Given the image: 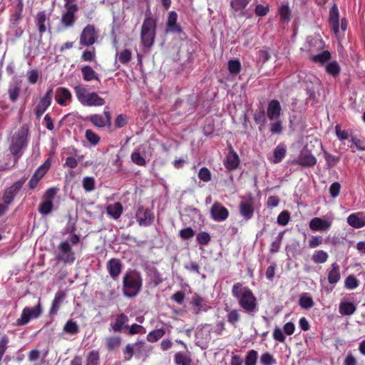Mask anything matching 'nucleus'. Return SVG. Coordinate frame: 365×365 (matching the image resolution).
<instances>
[{"mask_svg": "<svg viewBox=\"0 0 365 365\" xmlns=\"http://www.w3.org/2000/svg\"><path fill=\"white\" fill-rule=\"evenodd\" d=\"M21 91L20 85L18 82L9 86L8 89L9 97L11 102L14 103L17 101Z\"/></svg>", "mask_w": 365, "mask_h": 365, "instance_id": "39", "label": "nucleus"}, {"mask_svg": "<svg viewBox=\"0 0 365 365\" xmlns=\"http://www.w3.org/2000/svg\"><path fill=\"white\" fill-rule=\"evenodd\" d=\"M115 127L121 128L128 123V117L125 114H119L115 120Z\"/></svg>", "mask_w": 365, "mask_h": 365, "instance_id": "59", "label": "nucleus"}, {"mask_svg": "<svg viewBox=\"0 0 365 365\" xmlns=\"http://www.w3.org/2000/svg\"><path fill=\"white\" fill-rule=\"evenodd\" d=\"M85 135L87 140L93 145H96L100 141V137L92 130H87Z\"/></svg>", "mask_w": 365, "mask_h": 365, "instance_id": "57", "label": "nucleus"}, {"mask_svg": "<svg viewBox=\"0 0 365 365\" xmlns=\"http://www.w3.org/2000/svg\"><path fill=\"white\" fill-rule=\"evenodd\" d=\"M128 316L122 313L116 316L115 322L110 324V327L114 332H120L123 328H128Z\"/></svg>", "mask_w": 365, "mask_h": 365, "instance_id": "24", "label": "nucleus"}, {"mask_svg": "<svg viewBox=\"0 0 365 365\" xmlns=\"http://www.w3.org/2000/svg\"><path fill=\"white\" fill-rule=\"evenodd\" d=\"M66 298V294L63 291H58L56 293L52 304L49 310V315L54 316L57 314L63 300Z\"/></svg>", "mask_w": 365, "mask_h": 365, "instance_id": "23", "label": "nucleus"}, {"mask_svg": "<svg viewBox=\"0 0 365 365\" xmlns=\"http://www.w3.org/2000/svg\"><path fill=\"white\" fill-rule=\"evenodd\" d=\"M83 187L86 192H91L95 188V180L93 177H86L83 180Z\"/></svg>", "mask_w": 365, "mask_h": 365, "instance_id": "60", "label": "nucleus"}, {"mask_svg": "<svg viewBox=\"0 0 365 365\" xmlns=\"http://www.w3.org/2000/svg\"><path fill=\"white\" fill-rule=\"evenodd\" d=\"M96 49L95 48H92L91 49L85 50L81 56V58L83 61L86 62H93L96 60Z\"/></svg>", "mask_w": 365, "mask_h": 365, "instance_id": "49", "label": "nucleus"}, {"mask_svg": "<svg viewBox=\"0 0 365 365\" xmlns=\"http://www.w3.org/2000/svg\"><path fill=\"white\" fill-rule=\"evenodd\" d=\"M329 255L328 254L322 250H318L314 251L312 256V260L315 264H324L325 263L328 259Z\"/></svg>", "mask_w": 365, "mask_h": 365, "instance_id": "36", "label": "nucleus"}, {"mask_svg": "<svg viewBox=\"0 0 365 365\" xmlns=\"http://www.w3.org/2000/svg\"><path fill=\"white\" fill-rule=\"evenodd\" d=\"M123 212V207L119 202L106 206V212L114 220H118Z\"/></svg>", "mask_w": 365, "mask_h": 365, "instance_id": "25", "label": "nucleus"}, {"mask_svg": "<svg viewBox=\"0 0 365 365\" xmlns=\"http://www.w3.org/2000/svg\"><path fill=\"white\" fill-rule=\"evenodd\" d=\"M195 231L194 230L190 227H186L182 229L179 232V236L184 240H190L192 238L195 236Z\"/></svg>", "mask_w": 365, "mask_h": 365, "instance_id": "58", "label": "nucleus"}, {"mask_svg": "<svg viewBox=\"0 0 365 365\" xmlns=\"http://www.w3.org/2000/svg\"><path fill=\"white\" fill-rule=\"evenodd\" d=\"M331 225L332 221L331 220L322 219L318 217L312 218L309 223L310 230L314 232H327L330 230Z\"/></svg>", "mask_w": 365, "mask_h": 365, "instance_id": "15", "label": "nucleus"}, {"mask_svg": "<svg viewBox=\"0 0 365 365\" xmlns=\"http://www.w3.org/2000/svg\"><path fill=\"white\" fill-rule=\"evenodd\" d=\"M53 96V88H49L46 94L40 99L35 109L36 118L39 119L46 109L51 106Z\"/></svg>", "mask_w": 365, "mask_h": 365, "instance_id": "13", "label": "nucleus"}, {"mask_svg": "<svg viewBox=\"0 0 365 365\" xmlns=\"http://www.w3.org/2000/svg\"><path fill=\"white\" fill-rule=\"evenodd\" d=\"M148 274L151 277L150 281L149 282L150 284H152L153 287H157L162 283L163 279L156 268L153 267L149 269Z\"/></svg>", "mask_w": 365, "mask_h": 365, "instance_id": "35", "label": "nucleus"}, {"mask_svg": "<svg viewBox=\"0 0 365 365\" xmlns=\"http://www.w3.org/2000/svg\"><path fill=\"white\" fill-rule=\"evenodd\" d=\"M71 98L72 94L68 88L60 87L56 89L55 99L58 105L66 106L68 105L67 102L71 101Z\"/></svg>", "mask_w": 365, "mask_h": 365, "instance_id": "20", "label": "nucleus"}, {"mask_svg": "<svg viewBox=\"0 0 365 365\" xmlns=\"http://www.w3.org/2000/svg\"><path fill=\"white\" fill-rule=\"evenodd\" d=\"M26 178H22L21 180H17L14 182L10 187L6 188L4 192V195L2 197V200L4 203L3 205L9 206L11 204L14 200L15 196L18 194V192L22 188L24 184L25 183Z\"/></svg>", "mask_w": 365, "mask_h": 365, "instance_id": "9", "label": "nucleus"}, {"mask_svg": "<svg viewBox=\"0 0 365 365\" xmlns=\"http://www.w3.org/2000/svg\"><path fill=\"white\" fill-rule=\"evenodd\" d=\"M278 14L282 21L289 23L291 21V9L287 4L282 5L278 10Z\"/></svg>", "mask_w": 365, "mask_h": 365, "instance_id": "40", "label": "nucleus"}, {"mask_svg": "<svg viewBox=\"0 0 365 365\" xmlns=\"http://www.w3.org/2000/svg\"><path fill=\"white\" fill-rule=\"evenodd\" d=\"M51 165L50 160L48 159L44 162L43 165L39 166L37 170L34 173L33 176L38 179L39 181L45 175V174L47 173L48 170L49 169Z\"/></svg>", "mask_w": 365, "mask_h": 365, "instance_id": "42", "label": "nucleus"}, {"mask_svg": "<svg viewBox=\"0 0 365 365\" xmlns=\"http://www.w3.org/2000/svg\"><path fill=\"white\" fill-rule=\"evenodd\" d=\"M254 120L257 124L264 125L266 123V116L264 110H256L254 113Z\"/></svg>", "mask_w": 365, "mask_h": 365, "instance_id": "61", "label": "nucleus"}, {"mask_svg": "<svg viewBox=\"0 0 365 365\" xmlns=\"http://www.w3.org/2000/svg\"><path fill=\"white\" fill-rule=\"evenodd\" d=\"M106 269L113 279H117L122 270V262L119 259L112 258L108 261Z\"/></svg>", "mask_w": 365, "mask_h": 365, "instance_id": "18", "label": "nucleus"}, {"mask_svg": "<svg viewBox=\"0 0 365 365\" xmlns=\"http://www.w3.org/2000/svg\"><path fill=\"white\" fill-rule=\"evenodd\" d=\"M178 14L175 11H172L169 13L167 23L166 31L170 33L180 34L182 32L181 26L177 23Z\"/></svg>", "mask_w": 365, "mask_h": 365, "instance_id": "19", "label": "nucleus"}, {"mask_svg": "<svg viewBox=\"0 0 365 365\" xmlns=\"http://www.w3.org/2000/svg\"><path fill=\"white\" fill-rule=\"evenodd\" d=\"M116 56L118 57V61L122 64H128L131 60L132 53L130 50L125 48L120 52L117 53Z\"/></svg>", "mask_w": 365, "mask_h": 365, "instance_id": "46", "label": "nucleus"}, {"mask_svg": "<svg viewBox=\"0 0 365 365\" xmlns=\"http://www.w3.org/2000/svg\"><path fill=\"white\" fill-rule=\"evenodd\" d=\"M361 213H353L347 217V223L354 228L359 229L365 226V217H360Z\"/></svg>", "mask_w": 365, "mask_h": 365, "instance_id": "27", "label": "nucleus"}, {"mask_svg": "<svg viewBox=\"0 0 365 365\" xmlns=\"http://www.w3.org/2000/svg\"><path fill=\"white\" fill-rule=\"evenodd\" d=\"M281 105L277 100H272L267 106V115L270 120H273L279 117L281 114Z\"/></svg>", "mask_w": 365, "mask_h": 365, "instance_id": "22", "label": "nucleus"}, {"mask_svg": "<svg viewBox=\"0 0 365 365\" xmlns=\"http://www.w3.org/2000/svg\"><path fill=\"white\" fill-rule=\"evenodd\" d=\"M98 39V34L96 28L92 24L86 26L80 35V45L83 46H91L93 45Z\"/></svg>", "mask_w": 365, "mask_h": 365, "instance_id": "10", "label": "nucleus"}, {"mask_svg": "<svg viewBox=\"0 0 365 365\" xmlns=\"http://www.w3.org/2000/svg\"><path fill=\"white\" fill-rule=\"evenodd\" d=\"M43 309L41 304V299H38L37 305L34 307H26L24 308L21 317L16 320V325L24 326L27 324L31 319H36L42 314Z\"/></svg>", "mask_w": 365, "mask_h": 365, "instance_id": "7", "label": "nucleus"}, {"mask_svg": "<svg viewBox=\"0 0 365 365\" xmlns=\"http://www.w3.org/2000/svg\"><path fill=\"white\" fill-rule=\"evenodd\" d=\"M326 71L333 77H337L341 72V67L336 61L329 62L326 65Z\"/></svg>", "mask_w": 365, "mask_h": 365, "instance_id": "38", "label": "nucleus"}, {"mask_svg": "<svg viewBox=\"0 0 365 365\" xmlns=\"http://www.w3.org/2000/svg\"><path fill=\"white\" fill-rule=\"evenodd\" d=\"M73 89L78 101L83 106H102L106 103L97 93L88 92L82 85L76 86Z\"/></svg>", "mask_w": 365, "mask_h": 365, "instance_id": "4", "label": "nucleus"}, {"mask_svg": "<svg viewBox=\"0 0 365 365\" xmlns=\"http://www.w3.org/2000/svg\"><path fill=\"white\" fill-rule=\"evenodd\" d=\"M165 330L163 328L154 329L147 334L146 339L149 342H156L160 339H161L165 335Z\"/></svg>", "mask_w": 365, "mask_h": 365, "instance_id": "37", "label": "nucleus"}, {"mask_svg": "<svg viewBox=\"0 0 365 365\" xmlns=\"http://www.w3.org/2000/svg\"><path fill=\"white\" fill-rule=\"evenodd\" d=\"M324 155L329 168H333L339 162L340 158L338 156L331 155L327 152H324Z\"/></svg>", "mask_w": 365, "mask_h": 365, "instance_id": "55", "label": "nucleus"}, {"mask_svg": "<svg viewBox=\"0 0 365 365\" xmlns=\"http://www.w3.org/2000/svg\"><path fill=\"white\" fill-rule=\"evenodd\" d=\"M29 130V126L24 124L12 137L9 150L13 155H17L22 150L27 147Z\"/></svg>", "mask_w": 365, "mask_h": 365, "instance_id": "5", "label": "nucleus"}, {"mask_svg": "<svg viewBox=\"0 0 365 365\" xmlns=\"http://www.w3.org/2000/svg\"><path fill=\"white\" fill-rule=\"evenodd\" d=\"M210 214L215 221L221 222L228 217L229 211L220 202H215L211 207Z\"/></svg>", "mask_w": 365, "mask_h": 365, "instance_id": "17", "label": "nucleus"}, {"mask_svg": "<svg viewBox=\"0 0 365 365\" xmlns=\"http://www.w3.org/2000/svg\"><path fill=\"white\" fill-rule=\"evenodd\" d=\"M121 338L118 336H110L106 339V349L108 351H113L120 346Z\"/></svg>", "mask_w": 365, "mask_h": 365, "instance_id": "34", "label": "nucleus"}, {"mask_svg": "<svg viewBox=\"0 0 365 365\" xmlns=\"http://www.w3.org/2000/svg\"><path fill=\"white\" fill-rule=\"evenodd\" d=\"M356 309L353 302H341L339 307V312L341 315L349 316L353 314Z\"/></svg>", "mask_w": 365, "mask_h": 365, "instance_id": "30", "label": "nucleus"}, {"mask_svg": "<svg viewBox=\"0 0 365 365\" xmlns=\"http://www.w3.org/2000/svg\"><path fill=\"white\" fill-rule=\"evenodd\" d=\"M64 8L65 11L61 14L60 26L58 30H64L73 27L77 20L78 6H64Z\"/></svg>", "mask_w": 365, "mask_h": 365, "instance_id": "6", "label": "nucleus"}, {"mask_svg": "<svg viewBox=\"0 0 365 365\" xmlns=\"http://www.w3.org/2000/svg\"><path fill=\"white\" fill-rule=\"evenodd\" d=\"M196 240L200 245H207L210 243L211 237L208 232L201 231L197 235Z\"/></svg>", "mask_w": 365, "mask_h": 365, "instance_id": "53", "label": "nucleus"}, {"mask_svg": "<svg viewBox=\"0 0 365 365\" xmlns=\"http://www.w3.org/2000/svg\"><path fill=\"white\" fill-rule=\"evenodd\" d=\"M299 304L302 308L307 309L314 307V302L311 297L304 294L299 297Z\"/></svg>", "mask_w": 365, "mask_h": 365, "instance_id": "45", "label": "nucleus"}, {"mask_svg": "<svg viewBox=\"0 0 365 365\" xmlns=\"http://www.w3.org/2000/svg\"><path fill=\"white\" fill-rule=\"evenodd\" d=\"M331 58V53L329 51H324L320 53L314 55L311 59L314 63H324Z\"/></svg>", "mask_w": 365, "mask_h": 365, "instance_id": "43", "label": "nucleus"}, {"mask_svg": "<svg viewBox=\"0 0 365 365\" xmlns=\"http://www.w3.org/2000/svg\"><path fill=\"white\" fill-rule=\"evenodd\" d=\"M99 352L97 350L91 351L86 359V365H98L99 362Z\"/></svg>", "mask_w": 365, "mask_h": 365, "instance_id": "52", "label": "nucleus"}, {"mask_svg": "<svg viewBox=\"0 0 365 365\" xmlns=\"http://www.w3.org/2000/svg\"><path fill=\"white\" fill-rule=\"evenodd\" d=\"M104 117L99 114H93L87 117V120L91 121L92 124L98 128H103L111 126V114L108 107H106L103 110Z\"/></svg>", "mask_w": 365, "mask_h": 365, "instance_id": "11", "label": "nucleus"}, {"mask_svg": "<svg viewBox=\"0 0 365 365\" xmlns=\"http://www.w3.org/2000/svg\"><path fill=\"white\" fill-rule=\"evenodd\" d=\"M241 63L238 59H233L228 61V70L230 73L237 75L241 71Z\"/></svg>", "mask_w": 365, "mask_h": 365, "instance_id": "47", "label": "nucleus"}, {"mask_svg": "<svg viewBox=\"0 0 365 365\" xmlns=\"http://www.w3.org/2000/svg\"><path fill=\"white\" fill-rule=\"evenodd\" d=\"M346 288L349 289H354L359 286V281L354 275H349L344 282Z\"/></svg>", "mask_w": 365, "mask_h": 365, "instance_id": "56", "label": "nucleus"}, {"mask_svg": "<svg viewBox=\"0 0 365 365\" xmlns=\"http://www.w3.org/2000/svg\"><path fill=\"white\" fill-rule=\"evenodd\" d=\"M294 163L302 167L311 168L316 165L317 159L311 153H302L299 158L294 161Z\"/></svg>", "mask_w": 365, "mask_h": 365, "instance_id": "21", "label": "nucleus"}, {"mask_svg": "<svg viewBox=\"0 0 365 365\" xmlns=\"http://www.w3.org/2000/svg\"><path fill=\"white\" fill-rule=\"evenodd\" d=\"M58 249L59 253L56 257L58 261L62 262L64 264H71L75 261V253L68 241L61 242Z\"/></svg>", "mask_w": 365, "mask_h": 365, "instance_id": "8", "label": "nucleus"}, {"mask_svg": "<svg viewBox=\"0 0 365 365\" xmlns=\"http://www.w3.org/2000/svg\"><path fill=\"white\" fill-rule=\"evenodd\" d=\"M132 161L140 166H143L146 164L145 158L140 155L139 152H133L131 154Z\"/></svg>", "mask_w": 365, "mask_h": 365, "instance_id": "64", "label": "nucleus"}, {"mask_svg": "<svg viewBox=\"0 0 365 365\" xmlns=\"http://www.w3.org/2000/svg\"><path fill=\"white\" fill-rule=\"evenodd\" d=\"M143 277L136 269H129L122 278V292L125 297L134 298L139 294L143 287Z\"/></svg>", "mask_w": 365, "mask_h": 365, "instance_id": "2", "label": "nucleus"}, {"mask_svg": "<svg viewBox=\"0 0 365 365\" xmlns=\"http://www.w3.org/2000/svg\"><path fill=\"white\" fill-rule=\"evenodd\" d=\"M135 218L140 226L148 227L152 224L154 215L150 210L140 206L136 210Z\"/></svg>", "mask_w": 365, "mask_h": 365, "instance_id": "14", "label": "nucleus"}, {"mask_svg": "<svg viewBox=\"0 0 365 365\" xmlns=\"http://www.w3.org/2000/svg\"><path fill=\"white\" fill-rule=\"evenodd\" d=\"M53 207V203L51 200H45L42 202L38 207V212L42 215L49 214Z\"/></svg>", "mask_w": 365, "mask_h": 365, "instance_id": "50", "label": "nucleus"}, {"mask_svg": "<svg viewBox=\"0 0 365 365\" xmlns=\"http://www.w3.org/2000/svg\"><path fill=\"white\" fill-rule=\"evenodd\" d=\"M260 362L262 365H274L276 364V360L272 354L266 352L261 356Z\"/></svg>", "mask_w": 365, "mask_h": 365, "instance_id": "62", "label": "nucleus"}, {"mask_svg": "<svg viewBox=\"0 0 365 365\" xmlns=\"http://www.w3.org/2000/svg\"><path fill=\"white\" fill-rule=\"evenodd\" d=\"M35 24L38 29L40 36V40L42 38L43 34L47 30V25L48 26V31H51V26L49 24V18L47 16L45 11H39L37 13L35 17Z\"/></svg>", "mask_w": 365, "mask_h": 365, "instance_id": "16", "label": "nucleus"}, {"mask_svg": "<svg viewBox=\"0 0 365 365\" xmlns=\"http://www.w3.org/2000/svg\"><path fill=\"white\" fill-rule=\"evenodd\" d=\"M240 163V159L238 155L233 150H232L227 155L226 163L225 164L226 168L232 170L236 169Z\"/></svg>", "mask_w": 365, "mask_h": 365, "instance_id": "28", "label": "nucleus"}, {"mask_svg": "<svg viewBox=\"0 0 365 365\" xmlns=\"http://www.w3.org/2000/svg\"><path fill=\"white\" fill-rule=\"evenodd\" d=\"M232 295L243 311L250 316H254L258 311V302L253 292L248 287L237 282L232 287Z\"/></svg>", "mask_w": 365, "mask_h": 365, "instance_id": "1", "label": "nucleus"}, {"mask_svg": "<svg viewBox=\"0 0 365 365\" xmlns=\"http://www.w3.org/2000/svg\"><path fill=\"white\" fill-rule=\"evenodd\" d=\"M240 213L246 220L253 217L254 207L251 201H242L240 204Z\"/></svg>", "mask_w": 365, "mask_h": 365, "instance_id": "26", "label": "nucleus"}, {"mask_svg": "<svg viewBox=\"0 0 365 365\" xmlns=\"http://www.w3.org/2000/svg\"><path fill=\"white\" fill-rule=\"evenodd\" d=\"M24 4L22 0H16L10 9L9 21L12 26H16L23 19Z\"/></svg>", "mask_w": 365, "mask_h": 365, "instance_id": "12", "label": "nucleus"}, {"mask_svg": "<svg viewBox=\"0 0 365 365\" xmlns=\"http://www.w3.org/2000/svg\"><path fill=\"white\" fill-rule=\"evenodd\" d=\"M81 73L83 78L86 81H91L93 80L99 81L98 75L90 66H83L81 68Z\"/></svg>", "mask_w": 365, "mask_h": 365, "instance_id": "29", "label": "nucleus"}, {"mask_svg": "<svg viewBox=\"0 0 365 365\" xmlns=\"http://www.w3.org/2000/svg\"><path fill=\"white\" fill-rule=\"evenodd\" d=\"M198 178L204 182H207L211 180V173L206 167H202L200 169L198 173Z\"/></svg>", "mask_w": 365, "mask_h": 365, "instance_id": "54", "label": "nucleus"}, {"mask_svg": "<svg viewBox=\"0 0 365 365\" xmlns=\"http://www.w3.org/2000/svg\"><path fill=\"white\" fill-rule=\"evenodd\" d=\"M287 153L286 145L284 144H279L274 150V163H280L285 157Z\"/></svg>", "mask_w": 365, "mask_h": 365, "instance_id": "32", "label": "nucleus"}, {"mask_svg": "<svg viewBox=\"0 0 365 365\" xmlns=\"http://www.w3.org/2000/svg\"><path fill=\"white\" fill-rule=\"evenodd\" d=\"M174 360L176 365H192V359L180 352L175 354Z\"/></svg>", "mask_w": 365, "mask_h": 365, "instance_id": "44", "label": "nucleus"}, {"mask_svg": "<svg viewBox=\"0 0 365 365\" xmlns=\"http://www.w3.org/2000/svg\"><path fill=\"white\" fill-rule=\"evenodd\" d=\"M339 266L336 263L331 264V269L328 274V281L330 284H334L337 283L340 279Z\"/></svg>", "mask_w": 365, "mask_h": 365, "instance_id": "31", "label": "nucleus"}, {"mask_svg": "<svg viewBox=\"0 0 365 365\" xmlns=\"http://www.w3.org/2000/svg\"><path fill=\"white\" fill-rule=\"evenodd\" d=\"M63 330L66 334L75 335L79 332V327L76 322L70 319L64 324Z\"/></svg>", "mask_w": 365, "mask_h": 365, "instance_id": "41", "label": "nucleus"}, {"mask_svg": "<svg viewBox=\"0 0 365 365\" xmlns=\"http://www.w3.org/2000/svg\"><path fill=\"white\" fill-rule=\"evenodd\" d=\"M157 29L156 20L148 11L140 29V40L144 47L150 48L155 42Z\"/></svg>", "mask_w": 365, "mask_h": 365, "instance_id": "3", "label": "nucleus"}, {"mask_svg": "<svg viewBox=\"0 0 365 365\" xmlns=\"http://www.w3.org/2000/svg\"><path fill=\"white\" fill-rule=\"evenodd\" d=\"M227 321L232 326L236 327L237 324L240 322L241 315L240 311L236 309H232L227 311Z\"/></svg>", "mask_w": 365, "mask_h": 365, "instance_id": "33", "label": "nucleus"}, {"mask_svg": "<svg viewBox=\"0 0 365 365\" xmlns=\"http://www.w3.org/2000/svg\"><path fill=\"white\" fill-rule=\"evenodd\" d=\"M258 358V353L257 351L252 349L247 352L245 360V365H256L257 360Z\"/></svg>", "mask_w": 365, "mask_h": 365, "instance_id": "51", "label": "nucleus"}, {"mask_svg": "<svg viewBox=\"0 0 365 365\" xmlns=\"http://www.w3.org/2000/svg\"><path fill=\"white\" fill-rule=\"evenodd\" d=\"M250 0H231L230 6L235 11H242L250 3Z\"/></svg>", "mask_w": 365, "mask_h": 365, "instance_id": "48", "label": "nucleus"}, {"mask_svg": "<svg viewBox=\"0 0 365 365\" xmlns=\"http://www.w3.org/2000/svg\"><path fill=\"white\" fill-rule=\"evenodd\" d=\"M290 220L289 212L287 210L282 211L277 217V223L280 225L285 226Z\"/></svg>", "mask_w": 365, "mask_h": 365, "instance_id": "63", "label": "nucleus"}]
</instances>
